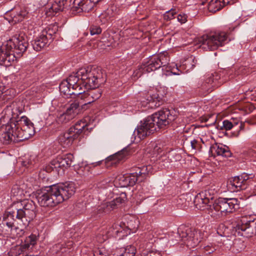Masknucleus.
Returning <instances> with one entry per match:
<instances>
[{"label": "nucleus", "instance_id": "obj_1", "mask_svg": "<svg viewBox=\"0 0 256 256\" xmlns=\"http://www.w3.org/2000/svg\"><path fill=\"white\" fill-rule=\"evenodd\" d=\"M20 102H12L6 106L1 114V123H8L2 127L3 132L0 140L4 144L18 142L30 138L35 134L34 124L26 116H18L23 112Z\"/></svg>", "mask_w": 256, "mask_h": 256}, {"label": "nucleus", "instance_id": "obj_2", "mask_svg": "<svg viewBox=\"0 0 256 256\" xmlns=\"http://www.w3.org/2000/svg\"><path fill=\"white\" fill-rule=\"evenodd\" d=\"M75 192L72 182L54 184L38 190L36 198L41 206L54 207L68 199Z\"/></svg>", "mask_w": 256, "mask_h": 256}, {"label": "nucleus", "instance_id": "obj_3", "mask_svg": "<svg viewBox=\"0 0 256 256\" xmlns=\"http://www.w3.org/2000/svg\"><path fill=\"white\" fill-rule=\"evenodd\" d=\"M105 74L101 70L91 66L81 68L66 80L73 90H90L99 86L106 82Z\"/></svg>", "mask_w": 256, "mask_h": 256}, {"label": "nucleus", "instance_id": "obj_4", "mask_svg": "<svg viewBox=\"0 0 256 256\" xmlns=\"http://www.w3.org/2000/svg\"><path fill=\"white\" fill-rule=\"evenodd\" d=\"M175 119L170 111L168 108H164L148 116L135 129L133 135L136 139H144L146 136L154 133L156 128H166L170 122Z\"/></svg>", "mask_w": 256, "mask_h": 256}, {"label": "nucleus", "instance_id": "obj_5", "mask_svg": "<svg viewBox=\"0 0 256 256\" xmlns=\"http://www.w3.org/2000/svg\"><path fill=\"white\" fill-rule=\"evenodd\" d=\"M240 208V201L236 198H220L215 200L208 214L215 218H220L222 212H232Z\"/></svg>", "mask_w": 256, "mask_h": 256}, {"label": "nucleus", "instance_id": "obj_6", "mask_svg": "<svg viewBox=\"0 0 256 256\" xmlns=\"http://www.w3.org/2000/svg\"><path fill=\"white\" fill-rule=\"evenodd\" d=\"M16 214L17 210L13 204L3 215L2 224L8 227V230H6V231L10 237L13 239L22 237L24 234V228H26L24 226L22 223L20 224V226L14 225V217L16 218Z\"/></svg>", "mask_w": 256, "mask_h": 256}, {"label": "nucleus", "instance_id": "obj_7", "mask_svg": "<svg viewBox=\"0 0 256 256\" xmlns=\"http://www.w3.org/2000/svg\"><path fill=\"white\" fill-rule=\"evenodd\" d=\"M17 210L16 219L20 220L24 226H27L30 222L35 217L36 206L30 200H24L14 204Z\"/></svg>", "mask_w": 256, "mask_h": 256}, {"label": "nucleus", "instance_id": "obj_8", "mask_svg": "<svg viewBox=\"0 0 256 256\" xmlns=\"http://www.w3.org/2000/svg\"><path fill=\"white\" fill-rule=\"evenodd\" d=\"M227 38V34L224 32H213L200 37L198 42L202 49L214 50L224 45Z\"/></svg>", "mask_w": 256, "mask_h": 256}, {"label": "nucleus", "instance_id": "obj_9", "mask_svg": "<svg viewBox=\"0 0 256 256\" xmlns=\"http://www.w3.org/2000/svg\"><path fill=\"white\" fill-rule=\"evenodd\" d=\"M88 126V124L83 120L78 121L67 131L59 136L58 142L64 148L70 146L83 131L88 130L86 128Z\"/></svg>", "mask_w": 256, "mask_h": 256}, {"label": "nucleus", "instance_id": "obj_10", "mask_svg": "<svg viewBox=\"0 0 256 256\" xmlns=\"http://www.w3.org/2000/svg\"><path fill=\"white\" fill-rule=\"evenodd\" d=\"M178 235L188 248L197 246L203 238L202 232L184 226H181L178 228Z\"/></svg>", "mask_w": 256, "mask_h": 256}, {"label": "nucleus", "instance_id": "obj_11", "mask_svg": "<svg viewBox=\"0 0 256 256\" xmlns=\"http://www.w3.org/2000/svg\"><path fill=\"white\" fill-rule=\"evenodd\" d=\"M216 194L212 189L206 190L200 192L195 198L194 202L196 208L210 212L214 202Z\"/></svg>", "mask_w": 256, "mask_h": 256}, {"label": "nucleus", "instance_id": "obj_12", "mask_svg": "<svg viewBox=\"0 0 256 256\" xmlns=\"http://www.w3.org/2000/svg\"><path fill=\"white\" fill-rule=\"evenodd\" d=\"M242 224H238L236 226L232 227V234L236 236L252 237L256 234V222L254 220H249L245 222L241 220Z\"/></svg>", "mask_w": 256, "mask_h": 256}, {"label": "nucleus", "instance_id": "obj_13", "mask_svg": "<svg viewBox=\"0 0 256 256\" xmlns=\"http://www.w3.org/2000/svg\"><path fill=\"white\" fill-rule=\"evenodd\" d=\"M7 46L13 51L14 54L18 55L17 57L22 56L28 47V40L22 36L14 37L7 41Z\"/></svg>", "mask_w": 256, "mask_h": 256}, {"label": "nucleus", "instance_id": "obj_14", "mask_svg": "<svg viewBox=\"0 0 256 256\" xmlns=\"http://www.w3.org/2000/svg\"><path fill=\"white\" fill-rule=\"evenodd\" d=\"M81 108L79 103L76 101L72 103L65 112L58 116L57 120L62 124H66L73 120L80 112Z\"/></svg>", "mask_w": 256, "mask_h": 256}, {"label": "nucleus", "instance_id": "obj_15", "mask_svg": "<svg viewBox=\"0 0 256 256\" xmlns=\"http://www.w3.org/2000/svg\"><path fill=\"white\" fill-rule=\"evenodd\" d=\"M98 86L90 90L82 89L81 90L82 94L79 95V98L81 99H84L85 104L81 106L82 109H86L85 108L87 104H91L96 100L99 98L102 95L101 92L100 90L96 89Z\"/></svg>", "mask_w": 256, "mask_h": 256}, {"label": "nucleus", "instance_id": "obj_16", "mask_svg": "<svg viewBox=\"0 0 256 256\" xmlns=\"http://www.w3.org/2000/svg\"><path fill=\"white\" fill-rule=\"evenodd\" d=\"M16 56L13 51L7 46V42L2 45L0 48V64L8 66H11L12 62L16 60Z\"/></svg>", "mask_w": 256, "mask_h": 256}, {"label": "nucleus", "instance_id": "obj_17", "mask_svg": "<svg viewBox=\"0 0 256 256\" xmlns=\"http://www.w3.org/2000/svg\"><path fill=\"white\" fill-rule=\"evenodd\" d=\"M144 100H142V105L146 106L151 108L160 106L163 103L162 96L154 92H148Z\"/></svg>", "mask_w": 256, "mask_h": 256}, {"label": "nucleus", "instance_id": "obj_18", "mask_svg": "<svg viewBox=\"0 0 256 256\" xmlns=\"http://www.w3.org/2000/svg\"><path fill=\"white\" fill-rule=\"evenodd\" d=\"M38 238L35 234H32L30 236L26 237L24 240V242L20 246L17 247L16 250V256L17 254L19 256L22 254V256H28L27 252L32 249L34 246L36 244Z\"/></svg>", "mask_w": 256, "mask_h": 256}, {"label": "nucleus", "instance_id": "obj_19", "mask_svg": "<svg viewBox=\"0 0 256 256\" xmlns=\"http://www.w3.org/2000/svg\"><path fill=\"white\" fill-rule=\"evenodd\" d=\"M70 6V0H55L46 10L48 16H54L57 12L68 8Z\"/></svg>", "mask_w": 256, "mask_h": 256}, {"label": "nucleus", "instance_id": "obj_20", "mask_svg": "<svg viewBox=\"0 0 256 256\" xmlns=\"http://www.w3.org/2000/svg\"><path fill=\"white\" fill-rule=\"evenodd\" d=\"M70 154L58 156L56 159L52 160V164L55 166L56 170L59 174V168H66L70 166L72 164Z\"/></svg>", "mask_w": 256, "mask_h": 256}, {"label": "nucleus", "instance_id": "obj_21", "mask_svg": "<svg viewBox=\"0 0 256 256\" xmlns=\"http://www.w3.org/2000/svg\"><path fill=\"white\" fill-rule=\"evenodd\" d=\"M74 6L72 8V10L76 14L82 12H88L94 6L90 0H74Z\"/></svg>", "mask_w": 256, "mask_h": 256}, {"label": "nucleus", "instance_id": "obj_22", "mask_svg": "<svg viewBox=\"0 0 256 256\" xmlns=\"http://www.w3.org/2000/svg\"><path fill=\"white\" fill-rule=\"evenodd\" d=\"M237 126H238L239 130L236 133L234 134L235 136L238 137L240 134V131L244 128V124L238 118H232L230 120H224L222 122V126L221 127L220 129L222 130H229Z\"/></svg>", "mask_w": 256, "mask_h": 256}, {"label": "nucleus", "instance_id": "obj_23", "mask_svg": "<svg viewBox=\"0 0 256 256\" xmlns=\"http://www.w3.org/2000/svg\"><path fill=\"white\" fill-rule=\"evenodd\" d=\"M112 209L108 202L101 204L96 208L92 212V218L96 220L108 214Z\"/></svg>", "mask_w": 256, "mask_h": 256}, {"label": "nucleus", "instance_id": "obj_24", "mask_svg": "<svg viewBox=\"0 0 256 256\" xmlns=\"http://www.w3.org/2000/svg\"><path fill=\"white\" fill-rule=\"evenodd\" d=\"M122 228L118 224H113L112 226L106 228V230H103L102 234H100L98 237L101 235L102 236V240H100V242H102L103 241H105L107 238L110 237H115L116 238L118 236V234L122 232Z\"/></svg>", "mask_w": 256, "mask_h": 256}, {"label": "nucleus", "instance_id": "obj_25", "mask_svg": "<svg viewBox=\"0 0 256 256\" xmlns=\"http://www.w3.org/2000/svg\"><path fill=\"white\" fill-rule=\"evenodd\" d=\"M228 186L232 192H238L245 190L247 184H244L239 176H236L229 179Z\"/></svg>", "mask_w": 256, "mask_h": 256}, {"label": "nucleus", "instance_id": "obj_26", "mask_svg": "<svg viewBox=\"0 0 256 256\" xmlns=\"http://www.w3.org/2000/svg\"><path fill=\"white\" fill-rule=\"evenodd\" d=\"M50 42L48 38L42 34L38 37L32 41V46L35 50L38 52L46 48L49 45Z\"/></svg>", "mask_w": 256, "mask_h": 256}, {"label": "nucleus", "instance_id": "obj_27", "mask_svg": "<svg viewBox=\"0 0 256 256\" xmlns=\"http://www.w3.org/2000/svg\"><path fill=\"white\" fill-rule=\"evenodd\" d=\"M27 12L24 10H17L16 9L12 10L10 12H7L6 16H10V18L8 19L10 22L16 24L22 21L26 16Z\"/></svg>", "mask_w": 256, "mask_h": 256}, {"label": "nucleus", "instance_id": "obj_28", "mask_svg": "<svg viewBox=\"0 0 256 256\" xmlns=\"http://www.w3.org/2000/svg\"><path fill=\"white\" fill-rule=\"evenodd\" d=\"M160 61L158 60L156 56H153L151 57L149 60L145 64H142V68L146 71V72H150L154 71L160 68L161 63H159Z\"/></svg>", "mask_w": 256, "mask_h": 256}, {"label": "nucleus", "instance_id": "obj_29", "mask_svg": "<svg viewBox=\"0 0 256 256\" xmlns=\"http://www.w3.org/2000/svg\"><path fill=\"white\" fill-rule=\"evenodd\" d=\"M130 154V152L127 148H124L122 150L110 156L108 158V160L112 161V164L120 163L124 161Z\"/></svg>", "mask_w": 256, "mask_h": 256}, {"label": "nucleus", "instance_id": "obj_30", "mask_svg": "<svg viewBox=\"0 0 256 256\" xmlns=\"http://www.w3.org/2000/svg\"><path fill=\"white\" fill-rule=\"evenodd\" d=\"M70 86H72L68 84V82L64 80L60 84V90L62 93L66 96L75 95L79 96V95L82 94L81 90H73L72 88H70Z\"/></svg>", "mask_w": 256, "mask_h": 256}, {"label": "nucleus", "instance_id": "obj_31", "mask_svg": "<svg viewBox=\"0 0 256 256\" xmlns=\"http://www.w3.org/2000/svg\"><path fill=\"white\" fill-rule=\"evenodd\" d=\"M152 166L150 165L144 166L142 167L136 168L135 172L140 179V182H142L146 178L149 173L152 172Z\"/></svg>", "mask_w": 256, "mask_h": 256}, {"label": "nucleus", "instance_id": "obj_32", "mask_svg": "<svg viewBox=\"0 0 256 256\" xmlns=\"http://www.w3.org/2000/svg\"><path fill=\"white\" fill-rule=\"evenodd\" d=\"M228 4L224 2V0H211L208 4V10L210 12H215Z\"/></svg>", "mask_w": 256, "mask_h": 256}, {"label": "nucleus", "instance_id": "obj_33", "mask_svg": "<svg viewBox=\"0 0 256 256\" xmlns=\"http://www.w3.org/2000/svg\"><path fill=\"white\" fill-rule=\"evenodd\" d=\"M217 155L222 156L224 157L229 158L231 156L232 153L228 147L222 144H216L213 147Z\"/></svg>", "mask_w": 256, "mask_h": 256}, {"label": "nucleus", "instance_id": "obj_34", "mask_svg": "<svg viewBox=\"0 0 256 256\" xmlns=\"http://www.w3.org/2000/svg\"><path fill=\"white\" fill-rule=\"evenodd\" d=\"M214 76L212 74L210 76L206 78L200 84V88L208 92H212L213 87V83L214 82Z\"/></svg>", "mask_w": 256, "mask_h": 256}, {"label": "nucleus", "instance_id": "obj_35", "mask_svg": "<svg viewBox=\"0 0 256 256\" xmlns=\"http://www.w3.org/2000/svg\"><path fill=\"white\" fill-rule=\"evenodd\" d=\"M58 30L56 26H49L42 30V34L48 38V40L51 42L54 38L52 36Z\"/></svg>", "mask_w": 256, "mask_h": 256}, {"label": "nucleus", "instance_id": "obj_36", "mask_svg": "<svg viewBox=\"0 0 256 256\" xmlns=\"http://www.w3.org/2000/svg\"><path fill=\"white\" fill-rule=\"evenodd\" d=\"M114 182L116 184H118L120 187L128 186L127 174L118 175L116 178Z\"/></svg>", "mask_w": 256, "mask_h": 256}, {"label": "nucleus", "instance_id": "obj_37", "mask_svg": "<svg viewBox=\"0 0 256 256\" xmlns=\"http://www.w3.org/2000/svg\"><path fill=\"white\" fill-rule=\"evenodd\" d=\"M126 200V193H122L120 194V196L114 199L113 200L108 202V204L110 206H111L112 208L114 210L116 208V206L120 204H121L124 202Z\"/></svg>", "mask_w": 256, "mask_h": 256}, {"label": "nucleus", "instance_id": "obj_38", "mask_svg": "<svg viewBox=\"0 0 256 256\" xmlns=\"http://www.w3.org/2000/svg\"><path fill=\"white\" fill-rule=\"evenodd\" d=\"M230 229L223 224H220L217 228L218 234L224 237H228L230 234Z\"/></svg>", "mask_w": 256, "mask_h": 256}, {"label": "nucleus", "instance_id": "obj_39", "mask_svg": "<svg viewBox=\"0 0 256 256\" xmlns=\"http://www.w3.org/2000/svg\"><path fill=\"white\" fill-rule=\"evenodd\" d=\"M55 169V166L52 164V160L50 162L46 165L39 172V176L42 178H45L44 176V172H50L52 170H54Z\"/></svg>", "mask_w": 256, "mask_h": 256}, {"label": "nucleus", "instance_id": "obj_40", "mask_svg": "<svg viewBox=\"0 0 256 256\" xmlns=\"http://www.w3.org/2000/svg\"><path fill=\"white\" fill-rule=\"evenodd\" d=\"M127 176L128 186H134L138 180L140 182V179L138 178V176L135 172L131 173L130 174H127Z\"/></svg>", "mask_w": 256, "mask_h": 256}, {"label": "nucleus", "instance_id": "obj_41", "mask_svg": "<svg viewBox=\"0 0 256 256\" xmlns=\"http://www.w3.org/2000/svg\"><path fill=\"white\" fill-rule=\"evenodd\" d=\"M197 60L192 56L188 57L186 60L184 65L188 68V70L192 69L194 68Z\"/></svg>", "mask_w": 256, "mask_h": 256}, {"label": "nucleus", "instance_id": "obj_42", "mask_svg": "<svg viewBox=\"0 0 256 256\" xmlns=\"http://www.w3.org/2000/svg\"><path fill=\"white\" fill-rule=\"evenodd\" d=\"M155 56L157 57L158 60L160 61L159 63H161L160 67L165 66L167 64H168L170 60L169 57L166 54H160Z\"/></svg>", "mask_w": 256, "mask_h": 256}, {"label": "nucleus", "instance_id": "obj_43", "mask_svg": "<svg viewBox=\"0 0 256 256\" xmlns=\"http://www.w3.org/2000/svg\"><path fill=\"white\" fill-rule=\"evenodd\" d=\"M93 254L94 256H108L110 254L104 248H100L94 250Z\"/></svg>", "mask_w": 256, "mask_h": 256}, {"label": "nucleus", "instance_id": "obj_44", "mask_svg": "<svg viewBox=\"0 0 256 256\" xmlns=\"http://www.w3.org/2000/svg\"><path fill=\"white\" fill-rule=\"evenodd\" d=\"M128 226L132 230H136L139 226V221L138 219L133 218L128 222Z\"/></svg>", "mask_w": 256, "mask_h": 256}, {"label": "nucleus", "instance_id": "obj_45", "mask_svg": "<svg viewBox=\"0 0 256 256\" xmlns=\"http://www.w3.org/2000/svg\"><path fill=\"white\" fill-rule=\"evenodd\" d=\"M146 72V71L142 68V65H141L138 69L134 72L132 78L134 80H136L140 78L142 74Z\"/></svg>", "mask_w": 256, "mask_h": 256}, {"label": "nucleus", "instance_id": "obj_46", "mask_svg": "<svg viewBox=\"0 0 256 256\" xmlns=\"http://www.w3.org/2000/svg\"><path fill=\"white\" fill-rule=\"evenodd\" d=\"M90 31L92 36L99 34L102 32V28L98 25H92L90 27Z\"/></svg>", "mask_w": 256, "mask_h": 256}, {"label": "nucleus", "instance_id": "obj_47", "mask_svg": "<svg viewBox=\"0 0 256 256\" xmlns=\"http://www.w3.org/2000/svg\"><path fill=\"white\" fill-rule=\"evenodd\" d=\"M176 14L175 10L171 9L170 10L166 12L164 14V18L165 20H168L172 19L174 15Z\"/></svg>", "mask_w": 256, "mask_h": 256}, {"label": "nucleus", "instance_id": "obj_48", "mask_svg": "<svg viewBox=\"0 0 256 256\" xmlns=\"http://www.w3.org/2000/svg\"><path fill=\"white\" fill-rule=\"evenodd\" d=\"M110 182V180L109 178H106V179L100 182L98 184V188H106L107 187V186H108V184Z\"/></svg>", "mask_w": 256, "mask_h": 256}, {"label": "nucleus", "instance_id": "obj_49", "mask_svg": "<svg viewBox=\"0 0 256 256\" xmlns=\"http://www.w3.org/2000/svg\"><path fill=\"white\" fill-rule=\"evenodd\" d=\"M204 252L206 254H210L211 253H212L216 250V248L214 247H212V246H204L203 248Z\"/></svg>", "mask_w": 256, "mask_h": 256}, {"label": "nucleus", "instance_id": "obj_50", "mask_svg": "<svg viewBox=\"0 0 256 256\" xmlns=\"http://www.w3.org/2000/svg\"><path fill=\"white\" fill-rule=\"evenodd\" d=\"M178 20L181 24H184L187 20V16L185 14H180L178 16Z\"/></svg>", "mask_w": 256, "mask_h": 256}, {"label": "nucleus", "instance_id": "obj_51", "mask_svg": "<svg viewBox=\"0 0 256 256\" xmlns=\"http://www.w3.org/2000/svg\"><path fill=\"white\" fill-rule=\"evenodd\" d=\"M238 176L244 184H247V180L250 178L249 175L246 174H243L240 176Z\"/></svg>", "mask_w": 256, "mask_h": 256}, {"label": "nucleus", "instance_id": "obj_52", "mask_svg": "<svg viewBox=\"0 0 256 256\" xmlns=\"http://www.w3.org/2000/svg\"><path fill=\"white\" fill-rule=\"evenodd\" d=\"M192 148L193 149L196 150L198 148V144L196 140H194L190 142Z\"/></svg>", "mask_w": 256, "mask_h": 256}, {"label": "nucleus", "instance_id": "obj_53", "mask_svg": "<svg viewBox=\"0 0 256 256\" xmlns=\"http://www.w3.org/2000/svg\"><path fill=\"white\" fill-rule=\"evenodd\" d=\"M144 256H162L161 254L158 252H150Z\"/></svg>", "mask_w": 256, "mask_h": 256}, {"label": "nucleus", "instance_id": "obj_54", "mask_svg": "<svg viewBox=\"0 0 256 256\" xmlns=\"http://www.w3.org/2000/svg\"><path fill=\"white\" fill-rule=\"evenodd\" d=\"M32 164V162L31 161H23L22 165L24 166H28V165Z\"/></svg>", "mask_w": 256, "mask_h": 256}, {"label": "nucleus", "instance_id": "obj_55", "mask_svg": "<svg viewBox=\"0 0 256 256\" xmlns=\"http://www.w3.org/2000/svg\"><path fill=\"white\" fill-rule=\"evenodd\" d=\"M237 0H224V2H226L228 4H234L235 2Z\"/></svg>", "mask_w": 256, "mask_h": 256}, {"label": "nucleus", "instance_id": "obj_56", "mask_svg": "<svg viewBox=\"0 0 256 256\" xmlns=\"http://www.w3.org/2000/svg\"><path fill=\"white\" fill-rule=\"evenodd\" d=\"M94 5L98 2L100 0H90Z\"/></svg>", "mask_w": 256, "mask_h": 256}, {"label": "nucleus", "instance_id": "obj_57", "mask_svg": "<svg viewBox=\"0 0 256 256\" xmlns=\"http://www.w3.org/2000/svg\"><path fill=\"white\" fill-rule=\"evenodd\" d=\"M88 166H86V167H84V168H82H82H80V169L79 170V171H80V170H83V169H86L87 170H88Z\"/></svg>", "mask_w": 256, "mask_h": 256}, {"label": "nucleus", "instance_id": "obj_58", "mask_svg": "<svg viewBox=\"0 0 256 256\" xmlns=\"http://www.w3.org/2000/svg\"><path fill=\"white\" fill-rule=\"evenodd\" d=\"M105 16V14H102L100 16V20H102V18H103Z\"/></svg>", "mask_w": 256, "mask_h": 256}, {"label": "nucleus", "instance_id": "obj_59", "mask_svg": "<svg viewBox=\"0 0 256 256\" xmlns=\"http://www.w3.org/2000/svg\"><path fill=\"white\" fill-rule=\"evenodd\" d=\"M62 250V252H66V250H62V249H61V250Z\"/></svg>", "mask_w": 256, "mask_h": 256}, {"label": "nucleus", "instance_id": "obj_60", "mask_svg": "<svg viewBox=\"0 0 256 256\" xmlns=\"http://www.w3.org/2000/svg\"><path fill=\"white\" fill-rule=\"evenodd\" d=\"M62 246V244H58L56 246H57V247H58V246Z\"/></svg>", "mask_w": 256, "mask_h": 256}, {"label": "nucleus", "instance_id": "obj_61", "mask_svg": "<svg viewBox=\"0 0 256 256\" xmlns=\"http://www.w3.org/2000/svg\"><path fill=\"white\" fill-rule=\"evenodd\" d=\"M14 190H15V189H14V188H12V192H13V191H14Z\"/></svg>", "mask_w": 256, "mask_h": 256}, {"label": "nucleus", "instance_id": "obj_62", "mask_svg": "<svg viewBox=\"0 0 256 256\" xmlns=\"http://www.w3.org/2000/svg\"><path fill=\"white\" fill-rule=\"evenodd\" d=\"M110 18H106V21L108 20Z\"/></svg>", "mask_w": 256, "mask_h": 256}]
</instances>
